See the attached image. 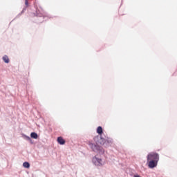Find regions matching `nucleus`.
Segmentation results:
<instances>
[{"label": "nucleus", "instance_id": "f257e3e1", "mask_svg": "<svg viewBox=\"0 0 177 177\" xmlns=\"http://www.w3.org/2000/svg\"><path fill=\"white\" fill-rule=\"evenodd\" d=\"M96 132L99 135L98 136L95 138V140L97 143L101 145V146H103L104 147H110V146L113 145V140L112 138H103V128L101 126H99L97 128Z\"/></svg>", "mask_w": 177, "mask_h": 177}, {"label": "nucleus", "instance_id": "f03ea898", "mask_svg": "<svg viewBox=\"0 0 177 177\" xmlns=\"http://www.w3.org/2000/svg\"><path fill=\"white\" fill-rule=\"evenodd\" d=\"M160 161V155L156 152H151L148 153L147 156V162L148 164L149 168L153 169L156 168Z\"/></svg>", "mask_w": 177, "mask_h": 177}, {"label": "nucleus", "instance_id": "7ed1b4c3", "mask_svg": "<svg viewBox=\"0 0 177 177\" xmlns=\"http://www.w3.org/2000/svg\"><path fill=\"white\" fill-rule=\"evenodd\" d=\"M88 146L95 153H100L101 154H104V149H103L102 147L97 145V144L89 142Z\"/></svg>", "mask_w": 177, "mask_h": 177}, {"label": "nucleus", "instance_id": "20e7f679", "mask_svg": "<svg viewBox=\"0 0 177 177\" xmlns=\"http://www.w3.org/2000/svg\"><path fill=\"white\" fill-rule=\"evenodd\" d=\"M35 15H36L37 17H40V19L41 20L40 21L41 23H42V21H44V20H46L47 17L50 19V15L45 14V12H44V11L42 10H37Z\"/></svg>", "mask_w": 177, "mask_h": 177}, {"label": "nucleus", "instance_id": "39448f33", "mask_svg": "<svg viewBox=\"0 0 177 177\" xmlns=\"http://www.w3.org/2000/svg\"><path fill=\"white\" fill-rule=\"evenodd\" d=\"M93 164L96 167H102L103 164L102 163V158H99L96 156H94L92 160Z\"/></svg>", "mask_w": 177, "mask_h": 177}, {"label": "nucleus", "instance_id": "423d86ee", "mask_svg": "<svg viewBox=\"0 0 177 177\" xmlns=\"http://www.w3.org/2000/svg\"><path fill=\"white\" fill-rule=\"evenodd\" d=\"M57 141L59 145H61V146H63V145H66V140L64 139L62 136L58 137Z\"/></svg>", "mask_w": 177, "mask_h": 177}, {"label": "nucleus", "instance_id": "0eeeda50", "mask_svg": "<svg viewBox=\"0 0 177 177\" xmlns=\"http://www.w3.org/2000/svg\"><path fill=\"white\" fill-rule=\"evenodd\" d=\"M30 138L32 139H38V133H37L36 132H32L30 133Z\"/></svg>", "mask_w": 177, "mask_h": 177}, {"label": "nucleus", "instance_id": "6e6552de", "mask_svg": "<svg viewBox=\"0 0 177 177\" xmlns=\"http://www.w3.org/2000/svg\"><path fill=\"white\" fill-rule=\"evenodd\" d=\"M2 59L3 61L4 62V63H9L10 60H9V57H8V55H4L3 57H2Z\"/></svg>", "mask_w": 177, "mask_h": 177}, {"label": "nucleus", "instance_id": "1a4fd4ad", "mask_svg": "<svg viewBox=\"0 0 177 177\" xmlns=\"http://www.w3.org/2000/svg\"><path fill=\"white\" fill-rule=\"evenodd\" d=\"M23 167H24V168H30V162H24L23 163Z\"/></svg>", "mask_w": 177, "mask_h": 177}, {"label": "nucleus", "instance_id": "9d476101", "mask_svg": "<svg viewBox=\"0 0 177 177\" xmlns=\"http://www.w3.org/2000/svg\"><path fill=\"white\" fill-rule=\"evenodd\" d=\"M22 138L25 140H30V137L26 135V134H22Z\"/></svg>", "mask_w": 177, "mask_h": 177}, {"label": "nucleus", "instance_id": "9b49d317", "mask_svg": "<svg viewBox=\"0 0 177 177\" xmlns=\"http://www.w3.org/2000/svg\"><path fill=\"white\" fill-rule=\"evenodd\" d=\"M21 15H23V14H21V12L19 13V14L16 16V17H15V19H19V17H20L21 16Z\"/></svg>", "mask_w": 177, "mask_h": 177}, {"label": "nucleus", "instance_id": "f8f14e48", "mask_svg": "<svg viewBox=\"0 0 177 177\" xmlns=\"http://www.w3.org/2000/svg\"><path fill=\"white\" fill-rule=\"evenodd\" d=\"M28 142H30V145H34V141H32V140L31 139V138H30L29 140H28Z\"/></svg>", "mask_w": 177, "mask_h": 177}, {"label": "nucleus", "instance_id": "ddd939ff", "mask_svg": "<svg viewBox=\"0 0 177 177\" xmlns=\"http://www.w3.org/2000/svg\"><path fill=\"white\" fill-rule=\"evenodd\" d=\"M26 6H28V0H25Z\"/></svg>", "mask_w": 177, "mask_h": 177}, {"label": "nucleus", "instance_id": "4468645a", "mask_svg": "<svg viewBox=\"0 0 177 177\" xmlns=\"http://www.w3.org/2000/svg\"><path fill=\"white\" fill-rule=\"evenodd\" d=\"M26 9H27V8L25 7V8H23L22 11L26 12Z\"/></svg>", "mask_w": 177, "mask_h": 177}, {"label": "nucleus", "instance_id": "2eb2a0df", "mask_svg": "<svg viewBox=\"0 0 177 177\" xmlns=\"http://www.w3.org/2000/svg\"><path fill=\"white\" fill-rule=\"evenodd\" d=\"M21 15H23V13H24V11L22 10V11L21 12Z\"/></svg>", "mask_w": 177, "mask_h": 177}]
</instances>
